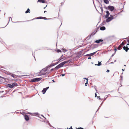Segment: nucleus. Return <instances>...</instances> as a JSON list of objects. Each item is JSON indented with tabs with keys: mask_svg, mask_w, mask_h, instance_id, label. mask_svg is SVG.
<instances>
[{
	"mask_svg": "<svg viewBox=\"0 0 129 129\" xmlns=\"http://www.w3.org/2000/svg\"><path fill=\"white\" fill-rule=\"evenodd\" d=\"M115 51H116L117 50V49H116V48H115Z\"/></svg>",
	"mask_w": 129,
	"mask_h": 129,
	"instance_id": "nucleus-34",
	"label": "nucleus"
},
{
	"mask_svg": "<svg viewBox=\"0 0 129 129\" xmlns=\"http://www.w3.org/2000/svg\"><path fill=\"white\" fill-rule=\"evenodd\" d=\"M86 80H87H87H88V79L87 78V79H86Z\"/></svg>",
	"mask_w": 129,
	"mask_h": 129,
	"instance_id": "nucleus-43",
	"label": "nucleus"
},
{
	"mask_svg": "<svg viewBox=\"0 0 129 129\" xmlns=\"http://www.w3.org/2000/svg\"><path fill=\"white\" fill-rule=\"evenodd\" d=\"M106 72H110V71L109 70H107L106 71Z\"/></svg>",
	"mask_w": 129,
	"mask_h": 129,
	"instance_id": "nucleus-29",
	"label": "nucleus"
},
{
	"mask_svg": "<svg viewBox=\"0 0 129 129\" xmlns=\"http://www.w3.org/2000/svg\"><path fill=\"white\" fill-rule=\"evenodd\" d=\"M114 7L112 6H108L107 9L108 10H109L111 11H112L113 10H114Z\"/></svg>",
	"mask_w": 129,
	"mask_h": 129,
	"instance_id": "nucleus-4",
	"label": "nucleus"
},
{
	"mask_svg": "<svg viewBox=\"0 0 129 129\" xmlns=\"http://www.w3.org/2000/svg\"><path fill=\"white\" fill-rule=\"evenodd\" d=\"M49 88V87H47L46 88H44L42 91V92L43 94H44L46 92L47 90Z\"/></svg>",
	"mask_w": 129,
	"mask_h": 129,
	"instance_id": "nucleus-6",
	"label": "nucleus"
},
{
	"mask_svg": "<svg viewBox=\"0 0 129 129\" xmlns=\"http://www.w3.org/2000/svg\"><path fill=\"white\" fill-rule=\"evenodd\" d=\"M52 81H53V82H54V80H53Z\"/></svg>",
	"mask_w": 129,
	"mask_h": 129,
	"instance_id": "nucleus-44",
	"label": "nucleus"
},
{
	"mask_svg": "<svg viewBox=\"0 0 129 129\" xmlns=\"http://www.w3.org/2000/svg\"><path fill=\"white\" fill-rule=\"evenodd\" d=\"M124 44L123 42H122L121 44H120L118 48V50H120L122 49V47Z\"/></svg>",
	"mask_w": 129,
	"mask_h": 129,
	"instance_id": "nucleus-5",
	"label": "nucleus"
},
{
	"mask_svg": "<svg viewBox=\"0 0 129 129\" xmlns=\"http://www.w3.org/2000/svg\"><path fill=\"white\" fill-rule=\"evenodd\" d=\"M59 68H60V67L58 65L57 66H56L55 68H54V69H58Z\"/></svg>",
	"mask_w": 129,
	"mask_h": 129,
	"instance_id": "nucleus-21",
	"label": "nucleus"
},
{
	"mask_svg": "<svg viewBox=\"0 0 129 129\" xmlns=\"http://www.w3.org/2000/svg\"><path fill=\"white\" fill-rule=\"evenodd\" d=\"M123 49L126 52H127L128 50L129 49V48L128 47H125V46L123 47Z\"/></svg>",
	"mask_w": 129,
	"mask_h": 129,
	"instance_id": "nucleus-9",
	"label": "nucleus"
},
{
	"mask_svg": "<svg viewBox=\"0 0 129 129\" xmlns=\"http://www.w3.org/2000/svg\"><path fill=\"white\" fill-rule=\"evenodd\" d=\"M87 83H87V82H86V83H85V85L86 86L87 85H86V84H87Z\"/></svg>",
	"mask_w": 129,
	"mask_h": 129,
	"instance_id": "nucleus-31",
	"label": "nucleus"
},
{
	"mask_svg": "<svg viewBox=\"0 0 129 129\" xmlns=\"http://www.w3.org/2000/svg\"><path fill=\"white\" fill-rule=\"evenodd\" d=\"M90 54H87V55L88 56H90Z\"/></svg>",
	"mask_w": 129,
	"mask_h": 129,
	"instance_id": "nucleus-32",
	"label": "nucleus"
},
{
	"mask_svg": "<svg viewBox=\"0 0 129 129\" xmlns=\"http://www.w3.org/2000/svg\"><path fill=\"white\" fill-rule=\"evenodd\" d=\"M0 70H1L0 69Z\"/></svg>",
	"mask_w": 129,
	"mask_h": 129,
	"instance_id": "nucleus-46",
	"label": "nucleus"
},
{
	"mask_svg": "<svg viewBox=\"0 0 129 129\" xmlns=\"http://www.w3.org/2000/svg\"><path fill=\"white\" fill-rule=\"evenodd\" d=\"M110 16L108 17L106 20V22H109L113 19L116 18L117 17V15H111Z\"/></svg>",
	"mask_w": 129,
	"mask_h": 129,
	"instance_id": "nucleus-1",
	"label": "nucleus"
},
{
	"mask_svg": "<svg viewBox=\"0 0 129 129\" xmlns=\"http://www.w3.org/2000/svg\"><path fill=\"white\" fill-rule=\"evenodd\" d=\"M69 61H64L63 62H62L60 64H58V66L60 67V68L61 67H62L66 63H67Z\"/></svg>",
	"mask_w": 129,
	"mask_h": 129,
	"instance_id": "nucleus-3",
	"label": "nucleus"
},
{
	"mask_svg": "<svg viewBox=\"0 0 129 129\" xmlns=\"http://www.w3.org/2000/svg\"><path fill=\"white\" fill-rule=\"evenodd\" d=\"M76 129H84L83 128H81L80 127L77 128Z\"/></svg>",
	"mask_w": 129,
	"mask_h": 129,
	"instance_id": "nucleus-25",
	"label": "nucleus"
},
{
	"mask_svg": "<svg viewBox=\"0 0 129 129\" xmlns=\"http://www.w3.org/2000/svg\"><path fill=\"white\" fill-rule=\"evenodd\" d=\"M23 21H18V22H15V23H17V22H23Z\"/></svg>",
	"mask_w": 129,
	"mask_h": 129,
	"instance_id": "nucleus-28",
	"label": "nucleus"
},
{
	"mask_svg": "<svg viewBox=\"0 0 129 129\" xmlns=\"http://www.w3.org/2000/svg\"><path fill=\"white\" fill-rule=\"evenodd\" d=\"M95 97H96V96H97L96 92V93H95Z\"/></svg>",
	"mask_w": 129,
	"mask_h": 129,
	"instance_id": "nucleus-30",
	"label": "nucleus"
},
{
	"mask_svg": "<svg viewBox=\"0 0 129 129\" xmlns=\"http://www.w3.org/2000/svg\"><path fill=\"white\" fill-rule=\"evenodd\" d=\"M24 118L26 121H28L29 120V117L27 115H25L24 116Z\"/></svg>",
	"mask_w": 129,
	"mask_h": 129,
	"instance_id": "nucleus-10",
	"label": "nucleus"
},
{
	"mask_svg": "<svg viewBox=\"0 0 129 129\" xmlns=\"http://www.w3.org/2000/svg\"><path fill=\"white\" fill-rule=\"evenodd\" d=\"M47 69L48 68H44L41 70V72L42 73L44 72H46L47 71Z\"/></svg>",
	"mask_w": 129,
	"mask_h": 129,
	"instance_id": "nucleus-12",
	"label": "nucleus"
},
{
	"mask_svg": "<svg viewBox=\"0 0 129 129\" xmlns=\"http://www.w3.org/2000/svg\"><path fill=\"white\" fill-rule=\"evenodd\" d=\"M38 2H40L43 3H45V1L44 0H38Z\"/></svg>",
	"mask_w": 129,
	"mask_h": 129,
	"instance_id": "nucleus-16",
	"label": "nucleus"
},
{
	"mask_svg": "<svg viewBox=\"0 0 129 129\" xmlns=\"http://www.w3.org/2000/svg\"><path fill=\"white\" fill-rule=\"evenodd\" d=\"M15 76H16L15 75H11V76L14 78H15Z\"/></svg>",
	"mask_w": 129,
	"mask_h": 129,
	"instance_id": "nucleus-24",
	"label": "nucleus"
},
{
	"mask_svg": "<svg viewBox=\"0 0 129 129\" xmlns=\"http://www.w3.org/2000/svg\"><path fill=\"white\" fill-rule=\"evenodd\" d=\"M103 41L102 39H99V40H97L95 41V42L98 43H99L100 42H102Z\"/></svg>",
	"mask_w": 129,
	"mask_h": 129,
	"instance_id": "nucleus-11",
	"label": "nucleus"
},
{
	"mask_svg": "<svg viewBox=\"0 0 129 129\" xmlns=\"http://www.w3.org/2000/svg\"><path fill=\"white\" fill-rule=\"evenodd\" d=\"M96 52V51L95 52H93V53H90V56H93V55Z\"/></svg>",
	"mask_w": 129,
	"mask_h": 129,
	"instance_id": "nucleus-20",
	"label": "nucleus"
},
{
	"mask_svg": "<svg viewBox=\"0 0 129 129\" xmlns=\"http://www.w3.org/2000/svg\"><path fill=\"white\" fill-rule=\"evenodd\" d=\"M102 65V64L101 63V62H99L98 63V64H95V65L98 66H100Z\"/></svg>",
	"mask_w": 129,
	"mask_h": 129,
	"instance_id": "nucleus-18",
	"label": "nucleus"
},
{
	"mask_svg": "<svg viewBox=\"0 0 129 129\" xmlns=\"http://www.w3.org/2000/svg\"><path fill=\"white\" fill-rule=\"evenodd\" d=\"M55 69L54 68H53V69H51L50 70V72H49V73H50V72H51V71H52L54 70Z\"/></svg>",
	"mask_w": 129,
	"mask_h": 129,
	"instance_id": "nucleus-23",
	"label": "nucleus"
},
{
	"mask_svg": "<svg viewBox=\"0 0 129 129\" xmlns=\"http://www.w3.org/2000/svg\"><path fill=\"white\" fill-rule=\"evenodd\" d=\"M45 73H44L42 74V75H45Z\"/></svg>",
	"mask_w": 129,
	"mask_h": 129,
	"instance_id": "nucleus-35",
	"label": "nucleus"
},
{
	"mask_svg": "<svg viewBox=\"0 0 129 129\" xmlns=\"http://www.w3.org/2000/svg\"><path fill=\"white\" fill-rule=\"evenodd\" d=\"M105 27L104 26H102L100 27V29L101 30H104L105 29Z\"/></svg>",
	"mask_w": 129,
	"mask_h": 129,
	"instance_id": "nucleus-13",
	"label": "nucleus"
},
{
	"mask_svg": "<svg viewBox=\"0 0 129 129\" xmlns=\"http://www.w3.org/2000/svg\"><path fill=\"white\" fill-rule=\"evenodd\" d=\"M91 58L90 57H89L88 58V59H90Z\"/></svg>",
	"mask_w": 129,
	"mask_h": 129,
	"instance_id": "nucleus-33",
	"label": "nucleus"
},
{
	"mask_svg": "<svg viewBox=\"0 0 129 129\" xmlns=\"http://www.w3.org/2000/svg\"><path fill=\"white\" fill-rule=\"evenodd\" d=\"M125 47H127V45H126V46H125Z\"/></svg>",
	"mask_w": 129,
	"mask_h": 129,
	"instance_id": "nucleus-41",
	"label": "nucleus"
},
{
	"mask_svg": "<svg viewBox=\"0 0 129 129\" xmlns=\"http://www.w3.org/2000/svg\"><path fill=\"white\" fill-rule=\"evenodd\" d=\"M52 81H53V82H54V80H53Z\"/></svg>",
	"mask_w": 129,
	"mask_h": 129,
	"instance_id": "nucleus-45",
	"label": "nucleus"
},
{
	"mask_svg": "<svg viewBox=\"0 0 129 129\" xmlns=\"http://www.w3.org/2000/svg\"><path fill=\"white\" fill-rule=\"evenodd\" d=\"M12 85L13 86V87L14 86H17L18 85H17V83H16L14 82L12 83Z\"/></svg>",
	"mask_w": 129,
	"mask_h": 129,
	"instance_id": "nucleus-15",
	"label": "nucleus"
},
{
	"mask_svg": "<svg viewBox=\"0 0 129 129\" xmlns=\"http://www.w3.org/2000/svg\"><path fill=\"white\" fill-rule=\"evenodd\" d=\"M42 79L41 78H36L31 79L30 82H38L40 81Z\"/></svg>",
	"mask_w": 129,
	"mask_h": 129,
	"instance_id": "nucleus-2",
	"label": "nucleus"
},
{
	"mask_svg": "<svg viewBox=\"0 0 129 129\" xmlns=\"http://www.w3.org/2000/svg\"><path fill=\"white\" fill-rule=\"evenodd\" d=\"M57 52H61V50L59 49L57 50Z\"/></svg>",
	"mask_w": 129,
	"mask_h": 129,
	"instance_id": "nucleus-22",
	"label": "nucleus"
},
{
	"mask_svg": "<svg viewBox=\"0 0 129 129\" xmlns=\"http://www.w3.org/2000/svg\"><path fill=\"white\" fill-rule=\"evenodd\" d=\"M62 59V58H60V59H59V61H58V62H59L60 61H62V60H61Z\"/></svg>",
	"mask_w": 129,
	"mask_h": 129,
	"instance_id": "nucleus-26",
	"label": "nucleus"
},
{
	"mask_svg": "<svg viewBox=\"0 0 129 129\" xmlns=\"http://www.w3.org/2000/svg\"><path fill=\"white\" fill-rule=\"evenodd\" d=\"M70 128H71V129H73L72 128V126Z\"/></svg>",
	"mask_w": 129,
	"mask_h": 129,
	"instance_id": "nucleus-39",
	"label": "nucleus"
},
{
	"mask_svg": "<svg viewBox=\"0 0 129 129\" xmlns=\"http://www.w3.org/2000/svg\"><path fill=\"white\" fill-rule=\"evenodd\" d=\"M65 75L64 74H62V76H64Z\"/></svg>",
	"mask_w": 129,
	"mask_h": 129,
	"instance_id": "nucleus-38",
	"label": "nucleus"
},
{
	"mask_svg": "<svg viewBox=\"0 0 129 129\" xmlns=\"http://www.w3.org/2000/svg\"><path fill=\"white\" fill-rule=\"evenodd\" d=\"M127 45H129V43H128V44H127Z\"/></svg>",
	"mask_w": 129,
	"mask_h": 129,
	"instance_id": "nucleus-37",
	"label": "nucleus"
},
{
	"mask_svg": "<svg viewBox=\"0 0 129 129\" xmlns=\"http://www.w3.org/2000/svg\"><path fill=\"white\" fill-rule=\"evenodd\" d=\"M127 42L128 43H129V39L127 40Z\"/></svg>",
	"mask_w": 129,
	"mask_h": 129,
	"instance_id": "nucleus-36",
	"label": "nucleus"
},
{
	"mask_svg": "<svg viewBox=\"0 0 129 129\" xmlns=\"http://www.w3.org/2000/svg\"><path fill=\"white\" fill-rule=\"evenodd\" d=\"M106 13H107V14L105 16V18H107L108 17L109 15H110V13L109 11H107L106 12Z\"/></svg>",
	"mask_w": 129,
	"mask_h": 129,
	"instance_id": "nucleus-8",
	"label": "nucleus"
},
{
	"mask_svg": "<svg viewBox=\"0 0 129 129\" xmlns=\"http://www.w3.org/2000/svg\"><path fill=\"white\" fill-rule=\"evenodd\" d=\"M36 19H43L45 20H47V18L45 17H38L37 18H36Z\"/></svg>",
	"mask_w": 129,
	"mask_h": 129,
	"instance_id": "nucleus-7",
	"label": "nucleus"
},
{
	"mask_svg": "<svg viewBox=\"0 0 129 129\" xmlns=\"http://www.w3.org/2000/svg\"><path fill=\"white\" fill-rule=\"evenodd\" d=\"M7 86L8 87L11 88H13V86L12 85L8 84L7 85Z\"/></svg>",
	"mask_w": 129,
	"mask_h": 129,
	"instance_id": "nucleus-17",
	"label": "nucleus"
},
{
	"mask_svg": "<svg viewBox=\"0 0 129 129\" xmlns=\"http://www.w3.org/2000/svg\"><path fill=\"white\" fill-rule=\"evenodd\" d=\"M46 12V11H44V13H45V12Z\"/></svg>",
	"mask_w": 129,
	"mask_h": 129,
	"instance_id": "nucleus-40",
	"label": "nucleus"
},
{
	"mask_svg": "<svg viewBox=\"0 0 129 129\" xmlns=\"http://www.w3.org/2000/svg\"><path fill=\"white\" fill-rule=\"evenodd\" d=\"M104 2L106 4H108L109 3L108 0H104Z\"/></svg>",
	"mask_w": 129,
	"mask_h": 129,
	"instance_id": "nucleus-14",
	"label": "nucleus"
},
{
	"mask_svg": "<svg viewBox=\"0 0 129 129\" xmlns=\"http://www.w3.org/2000/svg\"><path fill=\"white\" fill-rule=\"evenodd\" d=\"M28 114H30V113H28Z\"/></svg>",
	"mask_w": 129,
	"mask_h": 129,
	"instance_id": "nucleus-42",
	"label": "nucleus"
},
{
	"mask_svg": "<svg viewBox=\"0 0 129 129\" xmlns=\"http://www.w3.org/2000/svg\"><path fill=\"white\" fill-rule=\"evenodd\" d=\"M30 11L29 10V9H28V8L27 9V10L25 12V13H29V11Z\"/></svg>",
	"mask_w": 129,
	"mask_h": 129,
	"instance_id": "nucleus-19",
	"label": "nucleus"
},
{
	"mask_svg": "<svg viewBox=\"0 0 129 129\" xmlns=\"http://www.w3.org/2000/svg\"><path fill=\"white\" fill-rule=\"evenodd\" d=\"M97 98L98 99H99L100 100V96H97Z\"/></svg>",
	"mask_w": 129,
	"mask_h": 129,
	"instance_id": "nucleus-27",
	"label": "nucleus"
}]
</instances>
